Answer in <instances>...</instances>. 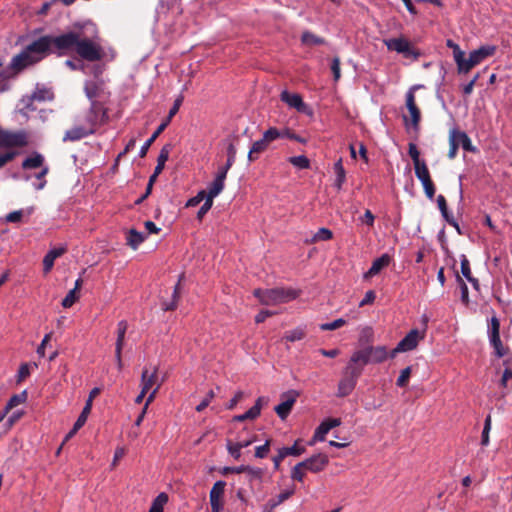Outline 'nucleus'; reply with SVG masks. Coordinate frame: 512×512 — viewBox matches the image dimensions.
Here are the masks:
<instances>
[{"label":"nucleus","instance_id":"obj_33","mask_svg":"<svg viewBox=\"0 0 512 512\" xmlns=\"http://www.w3.org/2000/svg\"><path fill=\"white\" fill-rule=\"evenodd\" d=\"M27 400V391L24 390L19 394H14L10 397L5 405V412H10L14 407L24 403Z\"/></svg>","mask_w":512,"mask_h":512},{"label":"nucleus","instance_id":"obj_1","mask_svg":"<svg viewBox=\"0 0 512 512\" xmlns=\"http://www.w3.org/2000/svg\"><path fill=\"white\" fill-rule=\"evenodd\" d=\"M99 31L91 21L74 23L73 29L59 35H43L33 40L25 48L37 59V63L51 54L58 57L76 52L89 62L100 61L104 57L102 46L97 42Z\"/></svg>","mask_w":512,"mask_h":512},{"label":"nucleus","instance_id":"obj_56","mask_svg":"<svg viewBox=\"0 0 512 512\" xmlns=\"http://www.w3.org/2000/svg\"><path fill=\"white\" fill-rule=\"evenodd\" d=\"M280 134H283V136L281 138H288V139H291V140H295L299 143H306V139L297 135L296 133H294L292 130L288 129V128H285L283 129L282 131H280Z\"/></svg>","mask_w":512,"mask_h":512},{"label":"nucleus","instance_id":"obj_19","mask_svg":"<svg viewBox=\"0 0 512 512\" xmlns=\"http://www.w3.org/2000/svg\"><path fill=\"white\" fill-rule=\"evenodd\" d=\"M93 133H95L94 128H90L87 130L82 126H76V127H73L72 129L66 131V133L63 137V141H78V140L86 137L87 135H90Z\"/></svg>","mask_w":512,"mask_h":512},{"label":"nucleus","instance_id":"obj_52","mask_svg":"<svg viewBox=\"0 0 512 512\" xmlns=\"http://www.w3.org/2000/svg\"><path fill=\"white\" fill-rule=\"evenodd\" d=\"M346 324V321L343 318H338L330 323H324L320 325V329L327 331V330H336Z\"/></svg>","mask_w":512,"mask_h":512},{"label":"nucleus","instance_id":"obj_6","mask_svg":"<svg viewBox=\"0 0 512 512\" xmlns=\"http://www.w3.org/2000/svg\"><path fill=\"white\" fill-rule=\"evenodd\" d=\"M489 340L498 358H502L507 354L508 348L503 346L500 339V321L496 316H493L490 320Z\"/></svg>","mask_w":512,"mask_h":512},{"label":"nucleus","instance_id":"obj_16","mask_svg":"<svg viewBox=\"0 0 512 512\" xmlns=\"http://www.w3.org/2000/svg\"><path fill=\"white\" fill-rule=\"evenodd\" d=\"M309 471L313 473H319L323 471L329 464V458L324 453H318L308 458Z\"/></svg>","mask_w":512,"mask_h":512},{"label":"nucleus","instance_id":"obj_21","mask_svg":"<svg viewBox=\"0 0 512 512\" xmlns=\"http://www.w3.org/2000/svg\"><path fill=\"white\" fill-rule=\"evenodd\" d=\"M420 339L419 331L412 329L398 344L403 351H410L417 347Z\"/></svg>","mask_w":512,"mask_h":512},{"label":"nucleus","instance_id":"obj_31","mask_svg":"<svg viewBox=\"0 0 512 512\" xmlns=\"http://www.w3.org/2000/svg\"><path fill=\"white\" fill-rule=\"evenodd\" d=\"M334 172L336 174L335 187L341 190L343 183L346 180V172L342 164V158H339L334 164Z\"/></svg>","mask_w":512,"mask_h":512},{"label":"nucleus","instance_id":"obj_63","mask_svg":"<svg viewBox=\"0 0 512 512\" xmlns=\"http://www.w3.org/2000/svg\"><path fill=\"white\" fill-rule=\"evenodd\" d=\"M244 393L242 391H237L234 395V397L227 403L226 408L228 410H233L237 404L241 401L243 398Z\"/></svg>","mask_w":512,"mask_h":512},{"label":"nucleus","instance_id":"obj_42","mask_svg":"<svg viewBox=\"0 0 512 512\" xmlns=\"http://www.w3.org/2000/svg\"><path fill=\"white\" fill-rule=\"evenodd\" d=\"M289 162L299 169H308L310 167V160L304 155L290 157Z\"/></svg>","mask_w":512,"mask_h":512},{"label":"nucleus","instance_id":"obj_9","mask_svg":"<svg viewBox=\"0 0 512 512\" xmlns=\"http://www.w3.org/2000/svg\"><path fill=\"white\" fill-rule=\"evenodd\" d=\"M422 87V85H414L406 93V107L411 115V123L415 130L419 129L421 113L416 105L414 92Z\"/></svg>","mask_w":512,"mask_h":512},{"label":"nucleus","instance_id":"obj_43","mask_svg":"<svg viewBox=\"0 0 512 512\" xmlns=\"http://www.w3.org/2000/svg\"><path fill=\"white\" fill-rule=\"evenodd\" d=\"M333 233L328 228H320L313 236L312 242L327 241L332 239Z\"/></svg>","mask_w":512,"mask_h":512},{"label":"nucleus","instance_id":"obj_22","mask_svg":"<svg viewBox=\"0 0 512 512\" xmlns=\"http://www.w3.org/2000/svg\"><path fill=\"white\" fill-rule=\"evenodd\" d=\"M184 279V274H181L179 276V280L177 282V284L175 285L174 287V291H173V295H172V298H171V301H163L162 302V309L164 311H174L177 309V306H178V301L180 299V291H181V282L182 280Z\"/></svg>","mask_w":512,"mask_h":512},{"label":"nucleus","instance_id":"obj_39","mask_svg":"<svg viewBox=\"0 0 512 512\" xmlns=\"http://www.w3.org/2000/svg\"><path fill=\"white\" fill-rule=\"evenodd\" d=\"M223 188L224 180H222L220 177H215L213 182L210 184L207 196L213 199L214 197L221 193Z\"/></svg>","mask_w":512,"mask_h":512},{"label":"nucleus","instance_id":"obj_62","mask_svg":"<svg viewBox=\"0 0 512 512\" xmlns=\"http://www.w3.org/2000/svg\"><path fill=\"white\" fill-rule=\"evenodd\" d=\"M22 216H23V211L22 210H17V211H13L11 213H9L5 220L6 222H10V223H18L22 220Z\"/></svg>","mask_w":512,"mask_h":512},{"label":"nucleus","instance_id":"obj_14","mask_svg":"<svg viewBox=\"0 0 512 512\" xmlns=\"http://www.w3.org/2000/svg\"><path fill=\"white\" fill-rule=\"evenodd\" d=\"M341 424L340 418H328L321 422V424L316 428L315 433L313 435V440L323 441L325 439V435L333 428L339 426Z\"/></svg>","mask_w":512,"mask_h":512},{"label":"nucleus","instance_id":"obj_12","mask_svg":"<svg viewBox=\"0 0 512 512\" xmlns=\"http://www.w3.org/2000/svg\"><path fill=\"white\" fill-rule=\"evenodd\" d=\"M28 143L25 132L9 133L2 132L0 134V145L4 147H24Z\"/></svg>","mask_w":512,"mask_h":512},{"label":"nucleus","instance_id":"obj_60","mask_svg":"<svg viewBox=\"0 0 512 512\" xmlns=\"http://www.w3.org/2000/svg\"><path fill=\"white\" fill-rule=\"evenodd\" d=\"M29 375H30L29 365L27 363L21 364L19 367L18 375H17V383H21Z\"/></svg>","mask_w":512,"mask_h":512},{"label":"nucleus","instance_id":"obj_58","mask_svg":"<svg viewBox=\"0 0 512 512\" xmlns=\"http://www.w3.org/2000/svg\"><path fill=\"white\" fill-rule=\"evenodd\" d=\"M461 273L466 279H470L472 276L470 263L465 255L461 256Z\"/></svg>","mask_w":512,"mask_h":512},{"label":"nucleus","instance_id":"obj_4","mask_svg":"<svg viewBox=\"0 0 512 512\" xmlns=\"http://www.w3.org/2000/svg\"><path fill=\"white\" fill-rule=\"evenodd\" d=\"M449 145L448 157L450 159L455 158L460 146L467 152L475 153L477 151L476 147L472 145L471 139L467 133L457 128H453L449 132Z\"/></svg>","mask_w":512,"mask_h":512},{"label":"nucleus","instance_id":"obj_35","mask_svg":"<svg viewBox=\"0 0 512 512\" xmlns=\"http://www.w3.org/2000/svg\"><path fill=\"white\" fill-rule=\"evenodd\" d=\"M416 177L421 181L422 185L432 182L426 163L414 167Z\"/></svg>","mask_w":512,"mask_h":512},{"label":"nucleus","instance_id":"obj_49","mask_svg":"<svg viewBox=\"0 0 512 512\" xmlns=\"http://www.w3.org/2000/svg\"><path fill=\"white\" fill-rule=\"evenodd\" d=\"M491 429V416L488 415L484 422V428L481 435V445L487 446L489 443V432Z\"/></svg>","mask_w":512,"mask_h":512},{"label":"nucleus","instance_id":"obj_30","mask_svg":"<svg viewBox=\"0 0 512 512\" xmlns=\"http://www.w3.org/2000/svg\"><path fill=\"white\" fill-rule=\"evenodd\" d=\"M44 157L38 153L34 152L30 157H27L22 162V168L23 169H36L43 165Z\"/></svg>","mask_w":512,"mask_h":512},{"label":"nucleus","instance_id":"obj_28","mask_svg":"<svg viewBox=\"0 0 512 512\" xmlns=\"http://www.w3.org/2000/svg\"><path fill=\"white\" fill-rule=\"evenodd\" d=\"M168 125L165 122H162L158 128L154 131V133L151 135V137L144 143V145L141 147L139 156L141 158H144L147 155V152L150 148V146L153 144V142L159 137V135L166 129Z\"/></svg>","mask_w":512,"mask_h":512},{"label":"nucleus","instance_id":"obj_59","mask_svg":"<svg viewBox=\"0 0 512 512\" xmlns=\"http://www.w3.org/2000/svg\"><path fill=\"white\" fill-rule=\"evenodd\" d=\"M331 71L333 73L334 81H338L341 77L340 72V58L334 57L331 62Z\"/></svg>","mask_w":512,"mask_h":512},{"label":"nucleus","instance_id":"obj_41","mask_svg":"<svg viewBox=\"0 0 512 512\" xmlns=\"http://www.w3.org/2000/svg\"><path fill=\"white\" fill-rule=\"evenodd\" d=\"M183 100H184V96L182 94H180L174 100L173 106L170 108L169 113H168L167 117L163 120V122H165L167 125H169L172 118L178 113V111L183 103Z\"/></svg>","mask_w":512,"mask_h":512},{"label":"nucleus","instance_id":"obj_46","mask_svg":"<svg viewBox=\"0 0 512 512\" xmlns=\"http://www.w3.org/2000/svg\"><path fill=\"white\" fill-rule=\"evenodd\" d=\"M456 281L461 291V301L464 305L467 306L469 304L468 287L462 277H460L458 274L456 275Z\"/></svg>","mask_w":512,"mask_h":512},{"label":"nucleus","instance_id":"obj_34","mask_svg":"<svg viewBox=\"0 0 512 512\" xmlns=\"http://www.w3.org/2000/svg\"><path fill=\"white\" fill-rule=\"evenodd\" d=\"M301 42L307 46L323 45L325 40L321 37L316 36L310 31H304L301 36Z\"/></svg>","mask_w":512,"mask_h":512},{"label":"nucleus","instance_id":"obj_45","mask_svg":"<svg viewBox=\"0 0 512 512\" xmlns=\"http://www.w3.org/2000/svg\"><path fill=\"white\" fill-rule=\"evenodd\" d=\"M401 54L405 58L414 60H417L421 56V52L418 49H415L409 41L405 44V49L401 52Z\"/></svg>","mask_w":512,"mask_h":512},{"label":"nucleus","instance_id":"obj_17","mask_svg":"<svg viewBox=\"0 0 512 512\" xmlns=\"http://www.w3.org/2000/svg\"><path fill=\"white\" fill-rule=\"evenodd\" d=\"M391 261V257L388 254H383L379 258L372 262L370 269L364 274V278H371L381 272L382 269L386 268Z\"/></svg>","mask_w":512,"mask_h":512},{"label":"nucleus","instance_id":"obj_47","mask_svg":"<svg viewBox=\"0 0 512 512\" xmlns=\"http://www.w3.org/2000/svg\"><path fill=\"white\" fill-rule=\"evenodd\" d=\"M79 299V294L76 289H72L68 292L65 298L62 300V306L64 308H70Z\"/></svg>","mask_w":512,"mask_h":512},{"label":"nucleus","instance_id":"obj_25","mask_svg":"<svg viewBox=\"0 0 512 512\" xmlns=\"http://www.w3.org/2000/svg\"><path fill=\"white\" fill-rule=\"evenodd\" d=\"M158 367L153 368V372L149 374L148 369H144L141 374L142 389L146 392L155 384L157 379Z\"/></svg>","mask_w":512,"mask_h":512},{"label":"nucleus","instance_id":"obj_5","mask_svg":"<svg viewBox=\"0 0 512 512\" xmlns=\"http://www.w3.org/2000/svg\"><path fill=\"white\" fill-rule=\"evenodd\" d=\"M282 136L283 134H280V130H278L276 127H270L267 129L263 133V137L252 144V147L248 153V160L250 162L255 161L257 159V154L264 152L268 148L270 142Z\"/></svg>","mask_w":512,"mask_h":512},{"label":"nucleus","instance_id":"obj_64","mask_svg":"<svg viewBox=\"0 0 512 512\" xmlns=\"http://www.w3.org/2000/svg\"><path fill=\"white\" fill-rule=\"evenodd\" d=\"M376 294L373 290H369L366 292L365 297L360 301L359 307H364L365 305L372 304L375 301Z\"/></svg>","mask_w":512,"mask_h":512},{"label":"nucleus","instance_id":"obj_57","mask_svg":"<svg viewBox=\"0 0 512 512\" xmlns=\"http://www.w3.org/2000/svg\"><path fill=\"white\" fill-rule=\"evenodd\" d=\"M214 397H215V393H214V391H213V390H210V391L207 393L206 397H205V398H204V399H203V400H202V401H201V402L196 406V411H197V412H202L204 409H206V408L209 406V404H210L211 400H212Z\"/></svg>","mask_w":512,"mask_h":512},{"label":"nucleus","instance_id":"obj_10","mask_svg":"<svg viewBox=\"0 0 512 512\" xmlns=\"http://www.w3.org/2000/svg\"><path fill=\"white\" fill-rule=\"evenodd\" d=\"M87 121L90 124V128H94L95 130L96 126L102 125L108 121L107 111L101 103L92 101L87 115Z\"/></svg>","mask_w":512,"mask_h":512},{"label":"nucleus","instance_id":"obj_53","mask_svg":"<svg viewBox=\"0 0 512 512\" xmlns=\"http://www.w3.org/2000/svg\"><path fill=\"white\" fill-rule=\"evenodd\" d=\"M227 450L229 454L235 459L239 460L241 457V448L237 446L236 443H233L231 440H227L226 444Z\"/></svg>","mask_w":512,"mask_h":512},{"label":"nucleus","instance_id":"obj_37","mask_svg":"<svg viewBox=\"0 0 512 512\" xmlns=\"http://www.w3.org/2000/svg\"><path fill=\"white\" fill-rule=\"evenodd\" d=\"M168 502V495L160 493L152 502L149 512H163L164 505Z\"/></svg>","mask_w":512,"mask_h":512},{"label":"nucleus","instance_id":"obj_38","mask_svg":"<svg viewBox=\"0 0 512 512\" xmlns=\"http://www.w3.org/2000/svg\"><path fill=\"white\" fill-rule=\"evenodd\" d=\"M245 469L246 470L244 473H247L248 481L250 484H252L254 480H258L259 482L262 481L264 475L263 469L251 467L249 465H245Z\"/></svg>","mask_w":512,"mask_h":512},{"label":"nucleus","instance_id":"obj_40","mask_svg":"<svg viewBox=\"0 0 512 512\" xmlns=\"http://www.w3.org/2000/svg\"><path fill=\"white\" fill-rule=\"evenodd\" d=\"M306 336V331L303 328H296L291 331H287L283 337L288 342H295L302 340Z\"/></svg>","mask_w":512,"mask_h":512},{"label":"nucleus","instance_id":"obj_54","mask_svg":"<svg viewBox=\"0 0 512 512\" xmlns=\"http://www.w3.org/2000/svg\"><path fill=\"white\" fill-rule=\"evenodd\" d=\"M212 205L213 199L207 196L204 204L200 207V209L197 212V219L201 221L203 217L206 215V213L211 209Z\"/></svg>","mask_w":512,"mask_h":512},{"label":"nucleus","instance_id":"obj_26","mask_svg":"<svg viewBox=\"0 0 512 512\" xmlns=\"http://www.w3.org/2000/svg\"><path fill=\"white\" fill-rule=\"evenodd\" d=\"M145 235L136 229L132 228L127 232L126 243L132 249L136 250L139 245L145 240Z\"/></svg>","mask_w":512,"mask_h":512},{"label":"nucleus","instance_id":"obj_18","mask_svg":"<svg viewBox=\"0 0 512 512\" xmlns=\"http://www.w3.org/2000/svg\"><path fill=\"white\" fill-rule=\"evenodd\" d=\"M496 46L494 45H483L476 50L469 53L474 61L475 65L481 63L484 59L493 56L496 52Z\"/></svg>","mask_w":512,"mask_h":512},{"label":"nucleus","instance_id":"obj_48","mask_svg":"<svg viewBox=\"0 0 512 512\" xmlns=\"http://www.w3.org/2000/svg\"><path fill=\"white\" fill-rule=\"evenodd\" d=\"M412 368L411 366L406 367L403 369L400 373V376L398 377L396 381V385L398 387H406L409 381V378L411 376Z\"/></svg>","mask_w":512,"mask_h":512},{"label":"nucleus","instance_id":"obj_32","mask_svg":"<svg viewBox=\"0 0 512 512\" xmlns=\"http://www.w3.org/2000/svg\"><path fill=\"white\" fill-rule=\"evenodd\" d=\"M407 42H408V40L403 37L391 38V39L384 40V44L386 45L388 50L396 51L397 53H400V54L405 49V44Z\"/></svg>","mask_w":512,"mask_h":512},{"label":"nucleus","instance_id":"obj_36","mask_svg":"<svg viewBox=\"0 0 512 512\" xmlns=\"http://www.w3.org/2000/svg\"><path fill=\"white\" fill-rule=\"evenodd\" d=\"M300 442L301 439H297L291 447H282L281 449L283 450L284 454H286V456H301L305 453L306 449L304 446L299 445Z\"/></svg>","mask_w":512,"mask_h":512},{"label":"nucleus","instance_id":"obj_11","mask_svg":"<svg viewBox=\"0 0 512 512\" xmlns=\"http://www.w3.org/2000/svg\"><path fill=\"white\" fill-rule=\"evenodd\" d=\"M226 482L219 480L216 481L210 490L209 498L212 512H222L223 510V495L225 492Z\"/></svg>","mask_w":512,"mask_h":512},{"label":"nucleus","instance_id":"obj_15","mask_svg":"<svg viewBox=\"0 0 512 512\" xmlns=\"http://www.w3.org/2000/svg\"><path fill=\"white\" fill-rule=\"evenodd\" d=\"M128 328V324L125 320H122L118 323V330H117V340L115 344V357L118 362V367L121 369L122 367V359H121V353L124 346V339L125 334Z\"/></svg>","mask_w":512,"mask_h":512},{"label":"nucleus","instance_id":"obj_2","mask_svg":"<svg viewBox=\"0 0 512 512\" xmlns=\"http://www.w3.org/2000/svg\"><path fill=\"white\" fill-rule=\"evenodd\" d=\"M387 357L388 352L385 346H369L354 351L343 369L342 378L338 383L337 396L346 397L350 395L355 389L364 367L369 363H382Z\"/></svg>","mask_w":512,"mask_h":512},{"label":"nucleus","instance_id":"obj_27","mask_svg":"<svg viewBox=\"0 0 512 512\" xmlns=\"http://www.w3.org/2000/svg\"><path fill=\"white\" fill-rule=\"evenodd\" d=\"M173 148V145L171 143L165 144L162 149L160 150V153L157 158V165L154 169L156 173H161L165 167V163L169 158V154Z\"/></svg>","mask_w":512,"mask_h":512},{"label":"nucleus","instance_id":"obj_55","mask_svg":"<svg viewBox=\"0 0 512 512\" xmlns=\"http://www.w3.org/2000/svg\"><path fill=\"white\" fill-rule=\"evenodd\" d=\"M84 90H85L86 96L90 100L94 101L93 99L98 96L99 87L96 83H87L85 85Z\"/></svg>","mask_w":512,"mask_h":512},{"label":"nucleus","instance_id":"obj_44","mask_svg":"<svg viewBox=\"0 0 512 512\" xmlns=\"http://www.w3.org/2000/svg\"><path fill=\"white\" fill-rule=\"evenodd\" d=\"M408 154L413 160L414 167L420 164L425 163L424 160L420 159V152L414 143H409L408 145Z\"/></svg>","mask_w":512,"mask_h":512},{"label":"nucleus","instance_id":"obj_20","mask_svg":"<svg viewBox=\"0 0 512 512\" xmlns=\"http://www.w3.org/2000/svg\"><path fill=\"white\" fill-rule=\"evenodd\" d=\"M66 252V248L59 247L51 249L43 259V271L45 274L49 273L51 269L53 268L54 261L58 257L62 256Z\"/></svg>","mask_w":512,"mask_h":512},{"label":"nucleus","instance_id":"obj_23","mask_svg":"<svg viewBox=\"0 0 512 512\" xmlns=\"http://www.w3.org/2000/svg\"><path fill=\"white\" fill-rule=\"evenodd\" d=\"M295 493V487L293 486L290 489H286L285 491L281 492L275 499H270L266 505L264 506V509H268L269 511H273L277 506H279L281 503L289 499L291 496H293Z\"/></svg>","mask_w":512,"mask_h":512},{"label":"nucleus","instance_id":"obj_24","mask_svg":"<svg viewBox=\"0 0 512 512\" xmlns=\"http://www.w3.org/2000/svg\"><path fill=\"white\" fill-rule=\"evenodd\" d=\"M457 64V72L458 74H467L470 70L475 67V63L472 60V57L465 58V53H459L458 58L455 59Z\"/></svg>","mask_w":512,"mask_h":512},{"label":"nucleus","instance_id":"obj_13","mask_svg":"<svg viewBox=\"0 0 512 512\" xmlns=\"http://www.w3.org/2000/svg\"><path fill=\"white\" fill-rule=\"evenodd\" d=\"M280 99L291 108H294L301 113H305L308 108L303 102L301 95L298 93H290L287 90H284L280 94Z\"/></svg>","mask_w":512,"mask_h":512},{"label":"nucleus","instance_id":"obj_51","mask_svg":"<svg viewBox=\"0 0 512 512\" xmlns=\"http://www.w3.org/2000/svg\"><path fill=\"white\" fill-rule=\"evenodd\" d=\"M268 403V399L265 397H258L255 401V404L249 409L250 412H253V416L257 418L260 413L263 405Z\"/></svg>","mask_w":512,"mask_h":512},{"label":"nucleus","instance_id":"obj_61","mask_svg":"<svg viewBox=\"0 0 512 512\" xmlns=\"http://www.w3.org/2000/svg\"><path fill=\"white\" fill-rule=\"evenodd\" d=\"M245 470H246L245 465H240L237 467L226 466L221 470V474H223V475L240 474V473H244Z\"/></svg>","mask_w":512,"mask_h":512},{"label":"nucleus","instance_id":"obj_7","mask_svg":"<svg viewBox=\"0 0 512 512\" xmlns=\"http://www.w3.org/2000/svg\"><path fill=\"white\" fill-rule=\"evenodd\" d=\"M35 64H37V59H34V56H31V54L27 52V49L24 48L19 54L12 58L8 69L13 72V75H17Z\"/></svg>","mask_w":512,"mask_h":512},{"label":"nucleus","instance_id":"obj_29","mask_svg":"<svg viewBox=\"0 0 512 512\" xmlns=\"http://www.w3.org/2000/svg\"><path fill=\"white\" fill-rule=\"evenodd\" d=\"M374 342V332L371 327H365L361 330V333L359 335L358 339V345L359 349H364L369 346H373L372 343Z\"/></svg>","mask_w":512,"mask_h":512},{"label":"nucleus","instance_id":"obj_3","mask_svg":"<svg viewBox=\"0 0 512 512\" xmlns=\"http://www.w3.org/2000/svg\"><path fill=\"white\" fill-rule=\"evenodd\" d=\"M253 294L263 305H276L296 299L299 292L291 288H273L266 290L255 289Z\"/></svg>","mask_w":512,"mask_h":512},{"label":"nucleus","instance_id":"obj_50","mask_svg":"<svg viewBox=\"0 0 512 512\" xmlns=\"http://www.w3.org/2000/svg\"><path fill=\"white\" fill-rule=\"evenodd\" d=\"M271 442H272V440L268 439L265 441V443L263 445L256 447L255 457L260 458V459L265 458L270 451Z\"/></svg>","mask_w":512,"mask_h":512},{"label":"nucleus","instance_id":"obj_8","mask_svg":"<svg viewBox=\"0 0 512 512\" xmlns=\"http://www.w3.org/2000/svg\"><path fill=\"white\" fill-rule=\"evenodd\" d=\"M298 396L299 392L296 390H289L281 395L283 401L274 408L281 420H285L289 416Z\"/></svg>","mask_w":512,"mask_h":512}]
</instances>
